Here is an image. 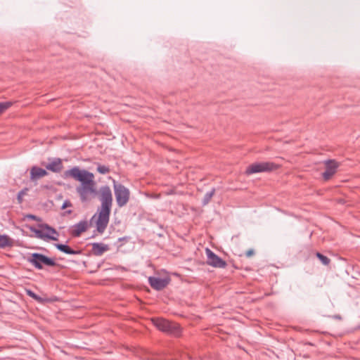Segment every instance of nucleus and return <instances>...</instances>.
<instances>
[{"label":"nucleus","mask_w":360,"mask_h":360,"mask_svg":"<svg viewBox=\"0 0 360 360\" xmlns=\"http://www.w3.org/2000/svg\"><path fill=\"white\" fill-rule=\"evenodd\" d=\"M97 170L101 174H107L109 172L110 169L108 167L104 166V165H99L97 168Z\"/></svg>","instance_id":"22"},{"label":"nucleus","mask_w":360,"mask_h":360,"mask_svg":"<svg viewBox=\"0 0 360 360\" xmlns=\"http://www.w3.org/2000/svg\"><path fill=\"white\" fill-rule=\"evenodd\" d=\"M30 230L33 233L30 236L35 237L44 240H58V232L47 224H39L37 228L32 226L29 227Z\"/></svg>","instance_id":"1"},{"label":"nucleus","mask_w":360,"mask_h":360,"mask_svg":"<svg viewBox=\"0 0 360 360\" xmlns=\"http://www.w3.org/2000/svg\"><path fill=\"white\" fill-rule=\"evenodd\" d=\"M77 191L82 201L90 200L92 195L96 193L95 182L81 185L77 188Z\"/></svg>","instance_id":"9"},{"label":"nucleus","mask_w":360,"mask_h":360,"mask_svg":"<svg viewBox=\"0 0 360 360\" xmlns=\"http://www.w3.org/2000/svg\"><path fill=\"white\" fill-rule=\"evenodd\" d=\"M72 206V204L70 201H65L62 205V209L63 210H65V208L68 207H71Z\"/></svg>","instance_id":"25"},{"label":"nucleus","mask_w":360,"mask_h":360,"mask_svg":"<svg viewBox=\"0 0 360 360\" xmlns=\"http://www.w3.org/2000/svg\"><path fill=\"white\" fill-rule=\"evenodd\" d=\"M26 292L27 294L32 297L33 299H34L35 300L39 302H43V300L39 297L38 295H37L34 292H33L32 291L30 290H26Z\"/></svg>","instance_id":"21"},{"label":"nucleus","mask_w":360,"mask_h":360,"mask_svg":"<svg viewBox=\"0 0 360 360\" xmlns=\"http://www.w3.org/2000/svg\"><path fill=\"white\" fill-rule=\"evenodd\" d=\"M153 324L163 332L178 335L180 333V327L176 323L170 322L166 319L157 318L152 319Z\"/></svg>","instance_id":"4"},{"label":"nucleus","mask_w":360,"mask_h":360,"mask_svg":"<svg viewBox=\"0 0 360 360\" xmlns=\"http://www.w3.org/2000/svg\"><path fill=\"white\" fill-rule=\"evenodd\" d=\"M326 171L323 173V179L327 181L330 179L336 172V169L339 165L334 160H328L326 162Z\"/></svg>","instance_id":"12"},{"label":"nucleus","mask_w":360,"mask_h":360,"mask_svg":"<svg viewBox=\"0 0 360 360\" xmlns=\"http://www.w3.org/2000/svg\"><path fill=\"white\" fill-rule=\"evenodd\" d=\"M47 169L53 172H60L63 168V165L60 159H56L46 165Z\"/></svg>","instance_id":"15"},{"label":"nucleus","mask_w":360,"mask_h":360,"mask_svg":"<svg viewBox=\"0 0 360 360\" xmlns=\"http://www.w3.org/2000/svg\"><path fill=\"white\" fill-rule=\"evenodd\" d=\"M113 188L116 201L120 207L125 205L129 199L130 192L128 188L122 184L113 181Z\"/></svg>","instance_id":"5"},{"label":"nucleus","mask_w":360,"mask_h":360,"mask_svg":"<svg viewBox=\"0 0 360 360\" xmlns=\"http://www.w3.org/2000/svg\"><path fill=\"white\" fill-rule=\"evenodd\" d=\"M25 218H28L34 220H38L37 217L32 214H27L25 217Z\"/></svg>","instance_id":"27"},{"label":"nucleus","mask_w":360,"mask_h":360,"mask_svg":"<svg viewBox=\"0 0 360 360\" xmlns=\"http://www.w3.org/2000/svg\"><path fill=\"white\" fill-rule=\"evenodd\" d=\"M110 210L100 208L97 215L93 217L96 221V228L98 232L103 233L109 222Z\"/></svg>","instance_id":"6"},{"label":"nucleus","mask_w":360,"mask_h":360,"mask_svg":"<svg viewBox=\"0 0 360 360\" xmlns=\"http://www.w3.org/2000/svg\"><path fill=\"white\" fill-rule=\"evenodd\" d=\"M151 287L157 290H161L166 288L169 283L171 279L169 275L153 276L148 278Z\"/></svg>","instance_id":"10"},{"label":"nucleus","mask_w":360,"mask_h":360,"mask_svg":"<svg viewBox=\"0 0 360 360\" xmlns=\"http://www.w3.org/2000/svg\"><path fill=\"white\" fill-rule=\"evenodd\" d=\"M14 240L7 235H0V248H11Z\"/></svg>","instance_id":"16"},{"label":"nucleus","mask_w":360,"mask_h":360,"mask_svg":"<svg viewBox=\"0 0 360 360\" xmlns=\"http://www.w3.org/2000/svg\"><path fill=\"white\" fill-rule=\"evenodd\" d=\"M213 194H214V191H212L210 193H207L205 195V200H204V204L205 205H206L210 200V199L212 198Z\"/></svg>","instance_id":"24"},{"label":"nucleus","mask_w":360,"mask_h":360,"mask_svg":"<svg viewBox=\"0 0 360 360\" xmlns=\"http://www.w3.org/2000/svg\"><path fill=\"white\" fill-rule=\"evenodd\" d=\"M27 188L22 190L21 191L19 192V193L18 195V200L20 203L22 202V201L23 200V197L27 194Z\"/></svg>","instance_id":"23"},{"label":"nucleus","mask_w":360,"mask_h":360,"mask_svg":"<svg viewBox=\"0 0 360 360\" xmlns=\"http://www.w3.org/2000/svg\"><path fill=\"white\" fill-rule=\"evenodd\" d=\"M56 248L66 254L73 255L75 254V251L72 250L69 246L62 244L56 245Z\"/></svg>","instance_id":"18"},{"label":"nucleus","mask_w":360,"mask_h":360,"mask_svg":"<svg viewBox=\"0 0 360 360\" xmlns=\"http://www.w3.org/2000/svg\"><path fill=\"white\" fill-rule=\"evenodd\" d=\"M87 229V223L82 221L77 224L72 230V235L75 236H79L82 233L84 232Z\"/></svg>","instance_id":"17"},{"label":"nucleus","mask_w":360,"mask_h":360,"mask_svg":"<svg viewBox=\"0 0 360 360\" xmlns=\"http://www.w3.org/2000/svg\"><path fill=\"white\" fill-rule=\"evenodd\" d=\"M109 250L108 245L103 243H94L92 245V252L95 255L100 256Z\"/></svg>","instance_id":"13"},{"label":"nucleus","mask_w":360,"mask_h":360,"mask_svg":"<svg viewBox=\"0 0 360 360\" xmlns=\"http://www.w3.org/2000/svg\"><path fill=\"white\" fill-rule=\"evenodd\" d=\"M205 255L207 256V264L215 268H224L226 266V262L215 255L209 248L205 249Z\"/></svg>","instance_id":"11"},{"label":"nucleus","mask_w":360,"mask_h":360,"mask_svg":"<svg viewBox=\"0 0 360 360\" xmlns=\"http://www.w3.org/2000/svg\"><path fill=\"white\" fill-rule=\"evenodd\" d=\"M255 254V252L253 250H249L246 252L245 255L248 257H251Z\"/></svg>","instance_id":"26"},{"label":"nucleus","mask_w":360,"mask_h":360,"mask_svg":"<svg viewBox=\"0 0 360 360\" xmlns=\"http://www.w3.org/2000/svg\"><path fill=\"white\" fill-rule=\"evenodd\" d=\"M316 257L320 259V261L322 262L324 265H328L330 262V259L328 258L327 257L323 255L322 254L317 252L316 254Z\"/></svg>","instance_id":"19"},{"label":"nucleus","mask_w":360,"mask_h":360,"mask_svg":"<svg viewBox=\"0 0 360 360\" xmlns=\"http://www.w3.org/2000/svg\"><path fill=\"white\" fill-rule=\"evenodd\" d=\"M63 176L65 178L71 177L75 180L81 182V185L89 184L94 181V175L84 169H80L79 167H75L71 169L67 170L64 172Z\"/></svg>","instance_id":"2"},{"label":"nucleus","mask_w":360,"mask_h":360,"mask_svg":"<svg viewBox=\"0 0 360 360\" xmlns=\"http://www.w3.org/2000/svg\"><path fill=\"white\" fill-rule=\"evenodd\" d=\"M28 261L38 269H42L43 265L52 266L56 264V262L52 259L38 253L32 254L31 257L28 259Z\"/></svg>","instance_id":"7"},{"label":"nucleus","mask_w":360,"mask_h":360,"mask_svg":"<svg viewBox=\"0 0 360 360\" xmlns=\"http://www.w3.org/2000/svg\"><path fill=\"white\" fill-rule=\"evenodd\" d=\"M99 198L101 202V209L111 210L112 195L108 186H103L99 191Z\"/></svg>","instance_id":"8"},{"label":"nucleus","mask_w":360,"mask_h":360,"mask_svg":"<svg viewBox=\"0 0 360 360\" xmlns=\"http://www.w3.org/2000/svg\"><path fill=\"white\" fill-rule=\"evenodd\" d=\"M12 105L11 102L0 103V115L5 112Z\"/></svg>","instance_id":"20"},{"label":"nucleus","mask_w":360,"mask_h":360,"mask_svg":"<svg viewBox=\"0 0 360 360\" xmlns=\"http://www.w3.org/2000/svg\"><path fill=\"white\" fill-rule=\"evenodd\" d=\"M279 165L271 162H256L249 165L245 170L248 175L258 173L267 172L277 169Z\"/></svg>","instance_id":"3"},{"label":"nucleus","mask_w":360,"mask_h":360,"mask_svg":"<svg viewBox=\"0 0 360 360\" xmlns=\"http://www.w3.org/2000/svg\"><path fill=\"white\" fill-rule=\"evenodd\" d=\"M46 174L47 172L46 170L37 167H33L30 171V178L32 180L40 179Z\"/></svg>","instance_id":"14"}]
</instances>
